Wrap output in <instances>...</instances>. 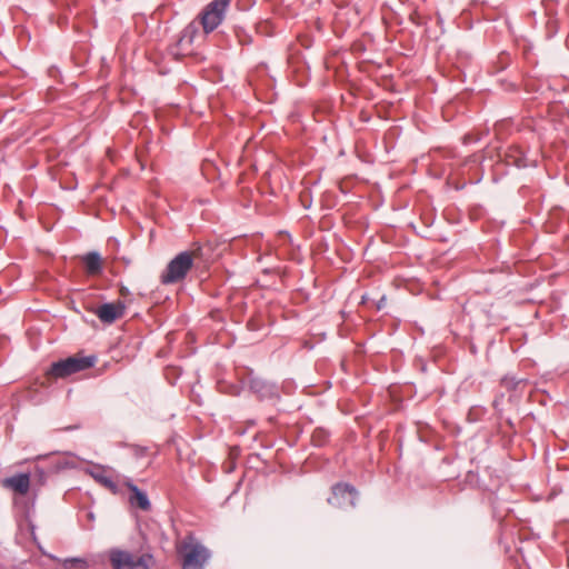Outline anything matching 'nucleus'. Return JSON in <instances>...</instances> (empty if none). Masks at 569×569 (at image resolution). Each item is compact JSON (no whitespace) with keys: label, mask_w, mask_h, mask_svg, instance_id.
I'll list each match as a JSON object with an SVG mask.
<instances>
[{"label":"nucleus","mask_w":569,"mask_h":569,"mask_svg":"<svg viewBox=\"0 0 569 569\" xmlns=\"http://www.w3.org/2000/svg\"><path fill=\"white\" fill-rule=\"evenodd\" d=\"M38 461H46L47 469L50 473H59L63 470L76 469L77 462L72 455H43L37 457Z\"/></svg>","instance_id":"obj_8"},{"label":"nucleus","mask_w":569,"mask_h":569,"mask_svg":"<svg viewBox=\"0 0 569 569\" xmlns=\"http://www.w3.org/2000/svg\"><path fill=\"white\" fill-rule=\"evenodd\" d=\"M87 473L91 476L99 485L110 490L113 495H117L119 488L113 479L108 475V469L101 465H94L87 469Z\"/></svg>","instance_id":"obj_10"},{"label":"nucleus","mask_w":569,"mask_h":569,"mask_svg":"<svg viewBox=\"0 0 569 569\" xmlns=\"http://www.w3.org/2000/svg\"><path fill=\"white\" fill-rule=\"evenodd\" d=\"M248 388L260 401H276L280 398V391L276 383L254 376H248Z\"/></svg>","instance_id":"obj_6"},{"label":"nucleus","mask_w":569,"mask_h":569,"mask_svg":"<svg viewBox=\"0 0 569 569\" xmlns=\"http://www.w3.org/2000/svg\"><path fill=\"white\" fill-rule=\"evenodd\" d=\"M126 305L122 301L116 303H103L96 310L97 317L104 323H113L116 320L123 317Z\"/></svg>","instance_id":"obj_9"},{"label":"nucleus","mask_w":569,"mask_h":569,"mask_svg":"<svg viewBox=\"0 0 569 569\" xmlns=\"http://www.w3.org/2000/svg\"><path fill=\"white\" fill-rule=\"evenodd\" d=\"M328 440V433L322 429L315 430L312 441L316 446H323Z\"/></svg>","instance_id":"obj_17"},{"label":"nucleus","mask_w":569,"mask_h":569,"mask_svg":"<svg viewBox=\"0 0 569 569\" xmlns=\"http://www.w3.org/2000/svg\"><path fill=\"white\" fill-rule=\"evenodd\" d=\"M86 272L89 276H98L103 271V260L98 251H89L81 257Z\"/></svg>","instance_id":"obj_13"},{"label":"nucleus","mask_w":569,"mask_h":569,"mask_svg":"<svg viewBox=\"0 0 569 569\" xmlns=\"http://www.w3.org/2000/svg\"><path fill=\"white\" fill-rule=\"evenodd\" d=\"M62 566L64 569H89L87 559L81 557L66 558L62 561Z\"/></svg>","instance_id":"obj_15"},{"label":"nucleus","mask_w":569,"mask_h":569,"mask_svg":"<svg viewBox=\"0 0 569 569\" xmlns=\"http://www.w3.org/2000/svg\"><path fill=\"white\" fill-rule=\"evenodd\" d=\"M358 499L357 489L346 482H338L332 486L331 497L328 498V502L337 508L355 507Z\"/></svg>","instance_id":"obj_7"},{"label":"nucleus","mask_w":569,"mask_h":569,"mask_svg":"<svg viewBox=\"0 0 569 569\" xmlns=\"http://www.w3.org/2000/svg\"><path fill=\"white\" fill-rule=\"evenodd\" d=\"M197 32L198 28L194 23H189L186 28H183L176 44L178 51L182 52L183 54L188 53Z\"/></svg>","instance_id":"obj_14"},{"label":"nucleus","mask_w":569,"mask_h":569,"mask_svg":"<svg viewBox=\"0 0 569 569\" xmlns=\"http://www.w3.org/2000/svg\"><path fill=\"white\" fill-rule=\"evenodd\" d=\"M48 473H50L46 466H36L33 472V482L42 487L47 482Z\"/></svg>","instance_id":"obj_16"},{"label":"nucleus","mask_w":569,"mask_h":569,"mask_svg":"<svg viewBox=\"0 0 569 569\" xmlns=\"http://www.w3.org/2000/svg\"><path fill=\"white\" fill-rule=\"evenodd\" d=\"M96 362V356H73L52 362L49 373L54 378H66L93 367Z\"/></svg>","instance_id":"obj_3"},{"label":"nucleus","mask_w":569,"mask_h":569,"mask_svg":"<svg viewBox=\"0 0 569 569\" xmlns=\"http://www.w3.org/2000/svg\"><path fill=\"white\" fill-rule=\"evenodd\" d=\"M231 0H213L201 12L200 20L206 33L216 30L224 19Z\"/></svg>","instance_id":"obj_5"},{"label":"nucleus","mask_w":569,"mask_h":569,"mask_svg":"<svg viewBox=\"0 0 569 569\" xmlns=\"http://www.w3.org/2000/svg\"><path fill=\"white\" fill-rule=\"evenodd\" d=\"M383 300H385V299L382 298V299H381V301L379 302V305H378V309H380V308H381V305H383Z\"/></svg>","instance_id":"obj_19"},{"label":"nucleus","mask_w":569,"mask_h":569,"mask_svg":"<svg viewBox=\"0 0 569 569\" xmlns=\"http://www.w3.org/2000/svg\"><path fill=\"white\" fill-rule=\"evenodd\" d=\"M124 485L130 491L129 503L132 507H138L143 511H148L151 509V502L148 498V495L144 491L139 489V487L134 485L130 479L127 480Z\"/></svg>","instance_id":"obj_11"},{"label":"nucleus","mask_w":569,"mask_h":569,"mask_svg":"<svg viewBox=\"0 0 569 569\" xmlns=\"http://www.w3.org/2000/svg\"><path fill=\"white\" fill-rule=\"evenodd\" d=\"M182 569H203L210 558L209 550L194 537L187 536L178 547Z\"/></svg>","instance_id":"obj_1"},{"label":"nucleus","mask_w":569,"mask_h":569,"mask_svg":"<svg viewBox=\"0 0 569 569\" xmlns=\"http://www.w3.org/2000/svg\"><path fill=\"white\" fill-rule=\"evenodd\" d=\"M151 560L149 553L134 555L121 549H111L109 552L112 569H149Z\"/></svg>","instance_id":"obj_4"},{"label":"nucleus","mask_w":569,"mask_h":569,"mask_svg":"<svg viewBox=\"0 0 569 569\" xmlns=\"http://www.w3.org/2000/svg\"><path fill=\"white\" fill-rule=\"evenodd\" d=\"M476 139H473V137L471 134H466L463 136V143L465 144H468V143H471V142H475Z\"/></svg>","instance_id":"obj_18"},{"label":"nucleus","mask_w":569,"mask_h":569,"mask_svg":"<svg viewBox=\"0 0 569 569\" xmlns=\"http://www.w3.org/2000/svg\"><path fill=\"white\" fill-rule=\"evenodd\" d=\"M3 483L4 487L23 496L27 495L30 489L31 479L29 473L20 472L6 478Z\"/></svg>","instance_id":"obj_12"},{"label":"nucleus","mask_w":569,"mask_h":569,"mask_svg":"<svg viewBox=\"0 0 569 569\" xmlns=\"http://www.w3.org/2000/svg\"><path fill=\"white\" fill-rule=\"evenodd\" d=\"M194 259L190 251H181L172 258L160 274L162 284H173L182 281L193 267Z\"/></svg>","instance_id":"obj_2"}]
</instances>
